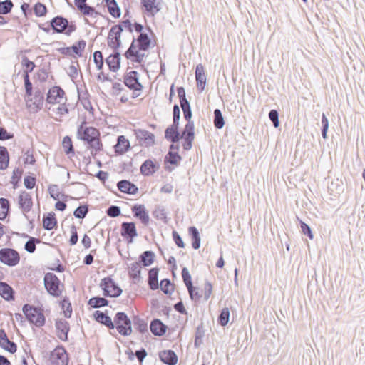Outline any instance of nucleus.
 I'll return each instance as SVG.
<instances>
[{"label": "nucleus", "mask_w": 365, "mask_h": 365, "mask_svg": "<svg viewBox=\"0 0 365 365\" xmlns=\"http://www.w3.org/2000/svg\"><path fill=\"white\" fill-rule=\"evenodd\" d=\"M23 174V170L19 168H15L13 171L12 177H11V183L13 184V187L16 189L19 186V182L21 179V175Z\"/></svg>", "instance_id": "56"}, {"label": "nucleus", "mask_w": 365, "mask_h": 365, "mask_svg": "<svg viewBox=\"0 0 365 365\" xmlns=\"http://www.w3.org/2000/svg\"><path fill=\"white\" fill-rule=\"evenodd\" d=\"M205 335V330L203 329V324L201 323L196 329L195 334V346L199 347L202 344V338Z\"/></svg>", "instance_id": "47"}, {"label": "nucleus", "mask_w": 365, "mask_h": 365, "mask_svg": "<svg viewBox=\"0 0 365 365\" xmlns=\"http://www.w3.org/2000/svg\"><path fill=\"white\" fill-rule=\"evenodd\" d=\"M134 133L141 145L150 147L155 144V135L143 129H135Z\"/></svg>", "instance_id": "11"}, {"label": "nucleus", "mask_w": 365, "mask_h": 365, "mask_svg": "<svg viewBox=\"0 0 365 365\" xmlns=\"http://www.w3.org/2000/svg\"><path fill=\"white\" fill-rule=\"evenodd\" d=\"M48 191L50 194L51 197H52L53 200H59L60 197L63 199H66L68 197V195H65L64 193H61L59 191V187L58 185H51L48 187Z\"/></svg>", "instance_id": "42"}, {"label": "nucleus", "mask_w": 365, "mask_h": 365, "mask_svg": "<svg viewBox=\"0 0 365 365\" xmlns=\"http://www.w3.org/2000/svg\"><path fill=\"white\" fill-rule=\"evenodd\" d=\"M10 203L6 198H0V220H4L9 212Z\"/></svg>", "instance_id": "40"}, {"label": "nucleus", "mask_w": 365, "mask_h": 365, "mask_svg": "<svg viewBox=\"0 0 365 365\" xmlns=\"http://www.w3.org/2000/svg\"><path fill=\"white\" fill-rule=\"evenodd\" d=\"M128 274L132 279H139L141 278V267L140 262H135L130 265Z\"/></svg>", "instance_id": "38"}, {"label": "nucleus", "mask_w": 365, "mask_h": 365, "mask_svg": "<svg viewBox=\"0 0 365 365\" xmlns=\"http://www.w3.org/2000/svg\"><path fill=\"white\" fill-rule=\"evenodd\" d=\"M19 208L23 212H29L32 206L33 201L31 195L25 191H22L19 196Z\"/></svg>", "instance_id": "18"}, {"label": "nucleus", "mask_w": 365, "mask_h": 365, "mask_svg": "<svg viewBox=\"0 0 365 365\" xmlns=\"http://www.w3.org/2000/svg\"><path fill=\"white\" fill-rule=\"evenodd\" d=\"M0 296L6 301L15 299V291L8 283L0 282Z\"/></svg>", "instance_id": "27"}, {"label": "nucleus", "mask_w": 365, "mask_h": 365, "mask_svg": "<svg viewBox=\"0 0 365 365\" xmlns=\"http://www.w3.org/2000/svg\"><path fill=\"white\" fill-rule=\"evenodd\" d=\"M168 327L159 319H154L150 324L151 333L156 336H163L167 330Z\"/></svg>", "instance_id": "24"}, {"label": "nucleus", "mask_w": 365, "mask_h": 365, "mask_svg": "<svg viewBox=\"0 0 365 365\" xmlns=\"http://www.w3.org/2000/svg\"><path fill=\"white\" fill-rule=\"evenodd\" d=\"M33 9H34V14L38 17L45 16L48 11L46 5L41 2H37L34 6Z\"/></svg>", "instance_id": "52"}, {"label": "nucleus", "mask_w": 365, "mask_h": 365, "mask_svg": "<svg viewBox=\"0 0 365 365\" xmlns=\"http://www.w3.org/2000/svg\"><path fill=\"white\" fill-rule=\"evenodd\" d=\"M180 140L182 138H195V125L193 122L187 123L180 133Z\"/></svg>", "instance_id": "39"}, {"label": "nucleus", "mask_w": 365, "mask_h": 365, "mask_svg": "<svg viewBox=\"0 0 365 365\" xmlns=\"http://www.w3.org/2000/svg\"><path fill=\"white\" fill-rule=\"evenodd\" d=\"M93 61L98 70H101L103 67V58L101 51H96L93 54Z\"/></svg>", "instance_id": "60"}, {"label": "nucleus", "mask_w": 365, "mask_h": 365, "mask_svg": "<svg viewBox=\"0 0 365 365\" xmlns=\"http://www.w3.org/2000/svg\"><path fill=\"white\" fill-rule=\"evenodd\" d=\"M61 308L64 310V316L66 318H70L72 314V307L69 299L64 297L61 303Z\"/></svg>", "instance_id": "51"}, {"label": "nucleus", "mask_w": 365, "mask_h": 365, "mask_svg": "<svg viewBox=\"0 0 365 365\" xmlns=\"http://www.w3.org/2000/svg\"><path fill=\"white\" fill-rule=\"evenodd\" d=\"M43 100L44 96L43 92H41L39 89L36 90L34 96V105H35L38 109H41L43 106Z\"/></svg>", "instance_id": "55"}, {"label": "nucleus", "mask_w": 365, "mask_h": 365, "mask_svg": "<svg viewBox=\"0 0 365 365\" xmlns=\"http://www.w3.org/2000/svg\"><path fill=\"white\" fill-rule=\"evenodd\" d=\"M269 118L273 123L274 128H278L279 125V113L277 110L272 109L269 113Z\"/></svg>", "instance_id": "63"}, {"label": "nucleus", "mask_w": 365, "mask_h": 365, "mask_svg": "<svg viewBox=\"0 0 365 365\" xmlns=\"http://www.w3.org/2000/svg\"><path fill=\"white\" fill-rule=\"evenodd\" d=\"M133 216L140 220V222L147 225L149 222V215L143 205L135 204L131 207Z\"/></svg>", "instance_id": "15"}, {"label": "nucleus", "mask_w": 365, "mask_h": 365, "mask_svg": "<svg viewBox=\"0 0 365 365\" xmlns=\"http://www.w3.org/2000/svg\"><path fill=\"white\" fill-rule=\"evenodd\" d=\"M109 301L105 297H93L88 301V305L92 308L98 309L108 306Z\"/></svg>", "instance_id": "36"}, {"label": "nucleus", "mask_w": 365, "mask_h": 365, "mask_svg": "<svg viewBox=\"0 0 365 365\" xmlns=\"http://www.w3.org/2000/svg\"><path fill=\"white\" fill-rule=\"evenodd\" d=\"M195 79L197 89L202 92L206 86L207 78L203 66L197 64L195 68Z\"/></svg>", "instance_id": "20"}, {"label": "nucleus", "mask_w": 365, "mask_h": 365, "mask_svg": "<svg viewBox=\"0 0 365 365\" xmlns=\"http://www.w3.org/2000/svg\"><path fill=\"white\" fill-rule=\"evenodd\" d=\"M42 221L43 227L46 230H51L57 227V220L53 212L45 214Z\"/></svg>", "instance_id": "30"}, {"label": "nucleus", "mask_w": 365, "mask_h": 365, "mask_svg": "<svg viewBox=\"0 0 365 365\" xmlns=\"http://www.w3.org/2000/svg\"><path fill=\"white\" fill-rule=\"evenodd\" d=\"M160 168V165L151 159L145 160L140 168V173L144 176L153 175Z\"/></svg>", "instance_id": "16"}, {"label": "nucleus", "mask_w": 365, "mask_h": 365, "mask_svg": "<svg viewBox=\"0 0 365 365\" xmlns=\"http://www.w3.org/2000/svg\"><path fill=\"white\" fill-rule=\"evenodd\" d=\"M100 135V131L94 127L87 126L86 121H83L78 127L77 138L86 143L87 148H93L96 152L103 150V143Z\"/></svg>", "instance_id": "1"}, {"label": "nucleus", "mask_w": 365, "mask_h": 365, "mask_svg": "<svg viewBox=\"0 0 365 365\" xmlns=\"http://www.w3.org/2000/svg\"><path fill=\"white\" fill-rule=\"evenodd\" d=\"M120 208L117 205H110L106 211L108 216L116 217L120 215Z\"/></svg>", "instance_id": "62"}, {"label": "nucleus", "mask_w": 365, "mask_h": 365, "mask_svg": "<svg viewBox=\"0 0 365 365\" xmlns=\"http://www.w3.org/2000/svg\"><path fill=\"white\" fill-rule=\"evenodd\" d=\"M123 83L129 89L134 92L140 91L143 88L139 81V74L136 71L126 73L123 77Z\"/></svg>", "instance_id": "9"}, {"label": "nucleus", "mask_w": 365, "mask_h": 365, "mask_svg": "<svg viewBox=\"0 0 365 365\" xmlns=\"http://www.w3.org/2000/svg\"><path fill=\"white\" fill-rule=\"evenodd\" d=\"M120 234L128 243H132L133 239L138 236L135 223L133 222H123L121 224Z\"/></svg>", "instance_id": "10"}, {"label": "nucleus", "mask_w": 365, "mask_h": 365, "mask_svg": "<svg viewBox=\"0 0 365 365\" xmlns=\"http://www.w3.org/2000/svg\"><path fill=\"white\" fill-rule=\"evenodd\" d=\"M155 254L151 250H146L139 255L140 264L143 267L150 266L155 261Z\"/></svg>", "instance_id": "33"}, {"label": "nucleus", "mask_w": 365, "mask_h": 365, "mask_svg": "<svg viewBox=\"0 0 365 365\" xmlns=\"http://www.w3.org/2000/svg\"><path fill=\"white\" fill-rule=\"evenodd\" d=\"M93 317L96 322L106 326L108 329L111 330V327H113V320L111 317L108 315L107 312L96 310L93 312Z\"/></svg>", "instance_id": "25"}, {"label": "nucleus", "mask_w": 365, "mask_h": 365, "mask_svg": "<svg viewBox=\"0 0 365 365\" xmlns=\"http://www.w3.org/2000/svg\"><path fill=\"white\" fill-rule=\"evenodd\" d=\"M64 94V91L60 86H53L47 93L46 101L51 104L59 103Z\"/></svg>", "instance_id": "17"}, {"label": "nucleus", "mask_w": 365, "mask_h": 365, "mask_svg": "<svg viewBox=\"0 0 365 365\" xmlns=\"http://www.w3.org/2000/svg\"><path fill=\"white\" fill-rule=\"evenodd\" d=\"M9 162V156L7 149L4 146H0V170H5Z\"/></svg>", "instance_id": "43"}, {"label": "nucleus", "mask_w": 365, "mask_h": 365, "mask_svg": "<svg viewBox=\"0 0 365 365\" xmlns=\"http://www.w3.org/2000/svg\"><path fill=\"white\" fill-rule=\"evenodd\" d=\"M179 125L174 124L168 126L165 130V138L168 141L173 143H177L180 140V133L179 132Z\"/></svg>", "instance_id": "22"}, {"label": "nucleus", "mask_w": 365, "mask_h": 365, "mask_svg": "<svg viewBox=\"0 0 365 365\" xmlns=\"http://www.w3.org/2000/svg\"><path fill=\"white\" fill-rule=\"evenodd\" d=\"M109 14L114 18H119L121 15L120 9L115 0H104Z\"/></svg>", "instance_id": "35"}, {"label": "nucleus", "mask_w": 365, "mask_h": 365, "mask_svg": "<svg viewBox=\"0 0 365 365\" xmlns=\"http://www.w3.org/2000/svg\"><path fill=\"white\" fill-rule=\"evenodd\" d=\"M160 269L158 267L151 268L148 272V284L151 290H156L159 288L158 274Z\"/></svg>", "instance_id": "29"}, {"label": "nucleus", "mask_w": 365, "mask_h": 365, "mask_svg": "<svg viewBox=\"0 0 365 365\" xmlns=\"http://www.w3.org/2000/svg\"><path fill=\"white\" fill-rule=\"evenodd\" d=\"M43 283L46 290L50 295L54 297H58L61 295V287H63V284H61L60 279L55 274L52 272L46 273L43 277Z\"/></svg>", "instance_id": "5"}, {"label": "nucleus", "mask_w": 365, "mask_h": 365, "mask_svg": "<svg viewBox=\"0 0 365 365\" xmlns=\"http://www.w3.org/2000/svg\"><path fill=\"white\" fill-rule=\"evenodd\" d=\"M136 48L138 47L139 51H145L149 49L151 44V40L148 36V34L141 32L137 38H135Z\"/></svg>", "instance_id": "31"}, {"label": "nucleus", "mask_w": 365, "mask_h": 365, "mask_svg": "<svg viewBox=\"0 0 365 365\" xmlns=\"http://www.w3.org/2000/svg\"><path fill=\"white\" fill-rule=\"evenodd\" d=\"M181 160L182 158L178 151L169 150L165 157L164 162L165 164L170 163L171 165H177Z\"/></svg>", "instance_id": "37"}, {"label": "nucleus", "mask_w": 365, "mask_h": 365, "mask_svg": "<svg viewBox=\"0 0 365 365\" xmlns=\"http://www.w3.org/2000/svg\"><path fill=\"white\" fill-rule=\"evenodd\" d=\"M106 63L110 71L116 72L120 67V54L119 51L111 53L106 59Z\"/></svg>", "instance_id": "26"}, {"label": "nucleus", "mask_w": 365, "mask_h": 365, "mask_svg": "<svg viewBox=\"0 0 365 365\" xmlns=\"http://www.w3.org/2000/svg\"><path fill=\"white\" fill-rule=\"evenodd\" d=\"M142 9L148 15L154 16L161 9L160 3L158 0H140Z\"/></svg>", "instance_id": "14"}, {"label": "nucleus", "mask_w": 365, "mask_h": 365, "mask_svg": "<svg viewBox=\"0 0 365 365\" xmlns=\"http://www.w3.org/2000/svg\"><path fill=\"white\" fill-rule=\"evenodd\" d=\"M182 277L183 282L185 285V287L187 289L188 292L192 293V277L189 272V270L187 267H183L182 269Z\"/></svg>", "instance_id": "45"}, {"label": "nucleus", "mask_w": 365, "mask_h": 365, "mask_svg": "<svg viewBox=\"0 0 365 365\" xmlns=\"http://www.w3.org/2000/svg\"><path fill=\"white\" fill-rule=\"evenodd\" d=\"M214 119L213 124L217 129H222L225 125L224 117L222 114L221 110L219 108H216L213 112Z\"/></svg>", "instance_id": "41"}, {"label": "nucleus", "mask_w": 365, "mask_h": 365, "mask_svg": "<svg viewBox=\"0 0 365 365\" xmlns=\"http://www.w3.org/2000/svg\"><path fill=\"white\" fill-rule=\"evenodd\" d=\"M105 297L116 298L121 295L123 290L110 276L101 279L99 284Z\"/></svg>", "instance_id": "6"}, {"label": "nucleus", "mask_w": 365, "mask_h": 365, "mask_svg": "<svg viewBox=\"0 0 365 365\" xmlns=\"http://www.w3.org/2000/svg\"><path fill=\"white\" fill-rule=\"evenodd\" d=\"M153 215L157 220H163L166 222V213L165 209L163 207H158L153 212Z\"/></svg>", "instance_id": "61"}, {"label": "nucleus", "mask_w": 365, "mask_h": 365, "mask_svg": "<svg viewBox=\"0 0 365 365\" xmlns=\"http://www.w3.org/2000/svg\"><path fill=\"white\" fill-rule=\"evenodd\" d=\"M14 4L11 0L0 1V14H7L11 12Z\"/></svg>", "instance_id": "54"}, {"label": "nucleus", "mask_w": 365, "mask_h": 365, "mask_svg": "<svg viewBox=\"0 0 365 365\" xmlns=\"http://www.w3.org/2000/svg\"><path fill=\"white\" fill-rule=\"evenodd\" d=\"M118 189L123 193L135 195L138 192V187L128 180H121L117 182Z\"/></svg>", "instance_id": "19"}, {"label": "nucleus", "mask_w": 365, "mask_h": 365, "mask_svg": "<svg viewBox=\"0 0 365 365\" xmlns=\"http://www.w3.org/2000/svg\"><path fill=\"white\" fill-rule=\"evenodd\" d=\"M21 64L23 67L25 68L24 71L27 73H31L36 67L35 63L25 56L22 57Z\"/></svg>", "instance_id": "59"}, {"label": "nucleus", "mask_w": 365, "mask_h": 365, "mask_svg": "<svg viewBox=\"0 0 365 365\" xmlns=\"http://www.w3.org/2000/svg\"><path fill=\"white\" fill-rule=\"evenodd\" d=\"M52 365H68L69 357L62 345L57 346L50 354Z\"/></svg>", "instance_id": "8"}, {"label": "nucleus", "mask_w": 365, "mask_h": 365, "mask_svg": "<svg viewBox=\"0 0 365 365\" xmlns=\"http://www.w3.org/2000/svg\"><path fill=\"white\" fill-rule=\"evenodd\" d=\"M0 347L11 354H14L17 351V345L15 342L10 341L9 339L3 343L0 342Z\"/></svg>", "instance_id": "53"}, {"label": "nucleus", "mask_w": 365, "mask_h": 365, "mask_svg": "<svg viewBox=\"0 0 365 365\" xmlns=\"http://www.w3.org/2000/svg\"><path fill=\"white\" fill-rule=\"evenodd\" d=\"M116 329L118 332L124 336H127L132 333V320L123 312H118L114 316L113 320V327L111 329Z\"/></svg>", "instance_id": "2"}, {"label": "nucleus", "mask_w": 365, "mask_h": 365, "mask_svg": "<svg viewBox=\"0 0 365 365\" xmlns=\"http://www.w3.org/2000/svg\"><path fill=\"white\" fill-rule=\"evenodd\" d=\"M49 23L53 33L64 34L70 36L76 29L75 24L69 22L66 18L62 16H55Z\"/></svg>", "instance_id": "4"}, {"label": "nucleus", "mask_w": 365, "mask_h": 365, "mask_svg": "<svg viewBox=\"0 0 365 365\" xmlns=\"http://www.w3.org/2000/svg\"><path fill=\"white\" fill-rule=\"evenodd\" d=\"M55 327L57 330L58 337L63 341L68 340V334L70 331L69 323L63 319H59L56 321Z\"/></svg>", "instance_id": "13"}, {"label": "nucleus", "mask_w": 365, "mask_h": 365, "mask_svg": "<svg viewBox=\"0 0 365 365\" xmlns=\"http://www.w3.org/2000/svg\"><path fill=\"white\" fill-rule=\"evenodd\" d=\"M86 42L84 40H79L76 43L70 46L71 52H73L78 57L82 56L83 52L85 50Z\"/></svg>", "instance_id": "44"}, {"label": "nucleus", "mask_w": 365, "mask_h": 365, "mask_svg": "<svg viewBox=\"0 0 365 365\" xmlns=\"http://www.w3.org/2000/svg\"><path fill=\"white\" fill-rule=\"evenodd\" d=\"M75 6L84 16H96L100 14L98 11H96L94 7L88 5L86 2L75 4Z\"/></svg>", "instance_id": "34"}, {"label": "nucleus", "mask_w": 365, "mask_h": 365, "mask_svg": "<svg viewBox=\"0 0 365 365\" xmlns=\"http://www.w3.org/2000/svg\"><path fill=\"white\" fill-rule=\"evenodd\" d=\"M0 262L9 267H14L20 262V255L12 248H2L0 250Z\"/></svg>", "instance_id": "7"}, {"label": "nucleus", "mask_w": 365, "mask_h": 365, "mask_svg": "<svg viewBox=\"0 0 365 365\" xmlns=\"http://www.w3.org/2000/svg\"><path fill=\"white\" fill-rule=\"evenodd\" d=\"M132 323L134 328L140 334H146L149 335L148 323L145 319L140 318L139 316L135 315L133 317Z\"/></svg>", "instance_id": "32"}, {"label": "nucleus", "mask_w": 365, "mask_h": 365, "mask_svg": "<svg viewBox=\"0 0 365 365\" xmlns=\"http://www.w3.org/2000/svg\"><path fill=\"white\" fill-rule=\"evenodd\" d=\"M115 30H116L117 36H115L114 38L108 37V45L113 49V52L118 51V48L121 45L120 36L122 34V28L120 26H113L112 33H114Z\"/></svg>", "instance_id": "23"}, {"label": "nucleus", "mask_w": 365, "mask_h": 365, "mask_svg": "<svg viewBox=\"0 0 365 365\" xmlns=\"http://www.w3.org/2000/svg\"><path fill=\"white\" fill-rule=\"evenodd\" d=\"M130 146L129 140L124 135H119L114 146L115 152L118 155H123L129 150Z\"/></svg>", "instance_id": "28"}, {"label": "nucleus", "mask_w": 365, "mask_h": 365, "mask_svg": "<svg viewBox=\"0 0 365 365\" xmlns=\"http://www.w3.org/2000/svg\"><path fill=\"white\" fill-rule=\"evenodd\" d=\"M180 107L183 112L184 118L187 121V123L192 122L191 118L192 114L190 102L188 101L185 103L180 104Z\"/></svg>", "instance_id": "58"}, {"label": "nucleus", "mask_w": 365, "mask_h": 365, "mask_svg": "<svg viewBox=\"0 0 365 365\" xmlns=\"http://www.w3.org/2000/svg\"><path fill=\"white\" fill-rule=\"evenodd\" d=\"M230 316V313L229 309L227 307L223 308L221 310V312L218 316V318H217L218 323L222 327H225L229 323Z\"/></svg>", "instance_id": "46"}, {"label": "nucleus", "mask_w": 365, "mask_h": 365, "mask_svg": "<svg viewBox=\"0 0 365 365\" xmlns=\"http://www.w3.org/2000/svg\"><path fill=\"white\" fill-rule=\"evenodd\" d=\"M160 360L167 365H175L178 363V356L173 350H163L159 352Z\"/></svg>", "instance_id": "21"}, {"label": "nucleus", "mask_w": 365, "mask_h": 365, "mask_svg": "<svg viewBox=\"0 0 365 365\" xmlns=\"http://www.w3.org/2000/svg\"><path fill=\"white\" fill-rule=\"evenodd\" d=\"M40 239L29 237V240L24 245V249L29 253H34L36 250V245L40 242Z\"/></svg>", "instance_id": "50"}, {"label": "nucleus", "mask_w": 365, "mask_h": 365, "mask_svg": "<svg viewBox=\"0 0 365 365\" xmlns=\"http://www.w3.org/2000/svg\"><path fill=\"white\" fill-rule=\"evenodd\" d=\"M62 146L66 155L74 154L72 140L69 136L67 135L63 138Z\"/></svg>", "instance_id": "48"}, {"label": "nucleus", "mask_w": 365, "mask_h": 365, "mask_svg": "<svg viewBox=\"0 0 365 365\" xmlns=\"http://www.w3.org/2000/svg\"><path fill=\"white\" fill-rule=\"evenodd\" d=\"M160 289L165 294H171L174 291V286L169 279H163L160 282Z\"/></svg>", "instance_id": "49"}, {"label": "nucleus", "mask_w": 365, "mask_h": 365, "mask_svg": "<svg viewBox=\"0 0 365 365\" xmlns=\"http://www.w3.org/2000/svg\"><path fill=\"white\" fill-rule=\"evenodd\" d=\"M124 56L127 59L133 62L138 63L143 62L145 53H141L139 50L136 49L135 38L134 36H133V41Z\"/></svg>", "instance_id": "12"}, {"label": "nucleus", "mask_w": 365, "mask_h": 365, "mask_svg": "<svg viewBox=\"0 0 365 365\" xmlns=\"http://www.w3.org/2000/svg\"><path fill=\"white\" fill-rule=\"evenodd\" d=\"M88 212V205H80L73 211V215L78 219H83Z\"/></svg>", "instance_id": "57"}, {"label": "nucleus", "mask_w": 365, "mask_h": 365, "mask_svg": "<svg viewBox=\"0 0 365 365\" xmlns=\"http://www.w3.org/2000/svg\"><path fill=\"white\" fill-rule=\"evenodd\" d=\"M22 312L30 324H34L37 327H41L45 324V316L38 307L25 304L22 307Z\"/></svg>", "instance_id": "3"}, {"label": "nucleus", "mask_w": 365, "mask_h": 365, "mask_svg": "<svg viewBox=\"0 0 365 365\" xmlns=\"http://www.w3.org/2000/svg\"><path fill=\"white\" fill-rule=\"evenodd\" d=\"M36 179L34 176L27 175L24 177V184L27 189H33L36 185Z\"/></svg>", "instance_id": "64"}]
</instances>
